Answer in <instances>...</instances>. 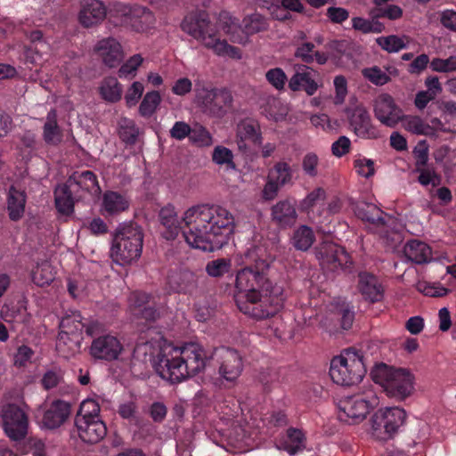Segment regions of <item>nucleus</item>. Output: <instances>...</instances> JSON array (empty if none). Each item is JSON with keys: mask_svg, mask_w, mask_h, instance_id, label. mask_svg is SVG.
Masks as SVG:
<instances>
[{"mask_svg": "<svg viewBox=\"0 0 456 456\" xmlns=\"http://www.w3.org/2000/svg\"><path fill=\"white\" fill-rule=\"evenodd\" d=\"M294 168L285 160H280L269 169L266 183L262 190L265 200H274L282 187L294 183Z\"/></svg>", "mask_w": 456, "mask_h": 456, "instance_id": "obj_10", "label": "nucleus"}, {"mask_svg": "<svg viewBox=\"0 0 456 456\" xmlns=\"http://www.w3.org/2000/svg\"><path fill=\"white\" fill-rule=\"evenodd\" d=\"M315 76H318L317 72L308 66H304L303 69L297 70L290 77L289 88L293 92L304 91L307 95L312 96L320 86L315 80Z\"/></svg>", "mask_w": 456, "mask_h": 456, "instance_id": "obj_25", "label": "nucleus"}, {"mask_svg": "<svg viewBox=\"0 0 456 456\" xmlns=\"http://www.w3.org/2000/svg\"><path fill=\"white\" fill-rule=\"evenodd\" d=\"M218 362V373L225 381L234 384L244 368L241 354L231 347L216 348L214 352Z\"/></svg>", "mask_w": 456, "mask_h": 456, "instance_id": "obj_12", "label": "nucleus"}, {"mask_svg": "<svg viewBox=\"0 0 456 456\" xmlns=\"http://www.w3.org/2000/svg\"><path fill=\"white\" fill-rule=\"evenodd\" d=\"M160 102L161 97L158 91L148 92L140 104V115L144 118L151 117L156 111Z\"/></svg>", "mask_w": 456, "mask_h": 456, "instance_id": "obj_43", "label": "nucleus"}, {"mask_svg": "<svg viewBox=\"0 0 456 456\" xmlns=\"http://www.w3.org/2000/svg\"><path fill=\"white\" fill-rule=\"evenodd\" d=\"M377 44L387 53H397L406 48L403 39L395 35L380 37L376 40Z\"/></svg>", "mask_w": 456, "mask_h": 456, "instance_id": "obj_48", "label": "nucleus"}, {"mask_svg": "<svg viewBox=\"0 0 456 456\" xmlns=\"http://www.w3.org/2000/svg\"><path fill=\"white\" fill-rule=\"evenodd\" d=\"M351 147V141L348 137L342 135L331 145L332 154L336 157H342L349 152Z\"/></svg>", "mask_w": 456, "mask_h": 456, "instance_id": "obj_64", "label": "nucleus"}, {"mask_svg": "<svg viewBox=\"0 0 456 456\" xmlns=\"http://www.w3.org/2000/svg\"><path fill=\"white\" fill-rule=\"evenodd\" d=\"M285 298L283 287L274 284L256 293L235 296V302L241 313L260 321L276 315L282 309Z\"/></svg>", "mask_w": 456, "mask_h": 456, "instance_id": "obj_4", "label": "nucleus"}, {"mask_svg": "<svg viewBox=\"0 0 456 456\" xmlns=\"http://www.w3.org/2000/svg\"><path fill=\"white\" fill-rule=\"evenodd\" d=\"M232 96L229 90L225 88H215L213 110H211V112L214 114L225 112V110L232 105Z\"/></svg>", "mask_w": 456, "mask_h": 456, "instance_id": "obj_44", "label": "nucleus"}, {"mask_svg": "<svg viewBox=\"0 0 456 456\" xmlns=\"http://www.w3.org/2000/svg\"><path fill=\"white\" fill-rule=\"evenodd\" d=\"M62 380V376L60 371L57 370H47L42 379L41 383L45 389L49 390L57 387Z\"/></svg>", "mask_w": 456, "mask_h": 456, "instance_id": "obj_63", "label": "nucleus"}, {"mask_svg": "<svg viewBox=\"0 0 456 456\" xmlns=\"http://www.w3.org/2000/svg\"><path fill=\"white\" fill-rule=\"evenodd\" d=\"M172 289L177 293L191 294L198 287L196 275L191 272H182L177 277L169 280Z\"/></svg>", "mask_w": 456, "mask_h": 456, "instance_id": "obj_36", "label": "nucleus"}, {"mask_svg": "<svg viewBox=\"0 0 456 456\" xmlns=\"http://www.w3.org/2000/svg\"><path fill=\"white\" fill-rule=\"evenodd\" d=\"M143 58L141 54H134L131 56L118 69L119 77H134L136 70L142 65Z\"/></svg>", "mask_w": 456, "mask_h": 456, "instance_id": "obj_55", "label": "nucleus"}, {"mask_svg": "<svg viewBox=\"0 0 456 456\" xmlns=\"http://www.w3.org/2000/svg\"><path fill=\"white\" fill-rule=\"evenodd\" d=\"M378 403L379 398L373 391L347 396L338 403V419L350 425L359 423Z\"/></svg>", "mask_w": 456, "mask_h": 456, "instance_id": "obj_9", "label": "nucleus"}, {"mask_svg": "<svg viewBox=\"0 0 456 456\" xmlns=\"http://www.w3.org/2000/svg\"><path fill=\"white\" fill-rule=\"evenodd\" d=\"M265 78L268 83L276 90L281 91L284 89L288 77L281 68L270 69L265 73Z\"/></svg>", "mask_w": 456, "mask_h": 456, "instance_id": "obj_54", "label": "nucleus"}, {"mask_svg": "<svg viewBox=\"0 0 456 456\" xmlns=\"http://www.w3.org/2000/svg\"><path fill=\"white\" fill-rule=\"evenodd\" d=\"M131 5L122 3H113L109 6L108 19L115 26L126 27Z\"/></svg>", "mask_w": 456, "mask_h": 456, "instance_id": "obj_40", "label": "nucleus"}, {"mask_svg": "<svg viewBox=\"0 0 456 456\" xmlns=\"http://www.w3.org/2000/svg\"><path fill=\"white\" fill-rule=\"evenodd\" d=\"M143 233L134 224L120 225L113 238L110 249L111 257L120 265L138 259L142 251Z\"/></svg>", "mask_w": 456, "mask_h": 456, "instance_id": "obj_5", "label": "nucleus"}, {"mask_svg": "<svg viewBox=\"0 0 456 456\" xmlns=\"http://www.w3.org/2000/svg\"><path fill=\"white\" fill-rule=\"evenodd\" d=\"M101 408L99 403L94 399H86L80 404L79 410L75 419H102L100 416Z\"/></svg>", "mask_w": 456, "mask_h": 456, "instance_id": "obj_45", "label": "nucleus"}, {"mask_svg": "<svg viewBox=\"0 0 456 456\" xmlns=\"http://www.w3.org/2000/svg\"><path fill=\"white\" fill-rule=\"evenodd\" d=\"M431 61L429 56L426 53L419 54L409 64L408 71L411 74L419 75L430 65Z\"/></svg>", "mask_w": 456, "mask_h": 456, "instance_id": "obj_61", "label": "nucleus"}, {"mask_svg": "<svg viewBox=\"0 0 456 456\" xmlns=\"http://www.w3.org/2000/svg\"><path fill=\"white\" fill-rule=\"evenodd\" d=\"M430 69L438 73H452L456 71V55L448 58H434L430 62Z\"/></svg>", "mask_w": 456, "mask_h": 456, "instance_id": "obj_49", "label": "nucleus"}, {"mask_svg": "<svg viewBox=\"0 0 456 456\" xmlns=\"http://www.w3.org/2000/svg\"><path fill=\"white\" fill-rule=\"evenodd\" d=\"M315 240V236L312 228L307 225L299 226L293 233L292 244L301 251H306L311 248Z\"/></svg>", "mask_w": 456, "mask_h": 456, "instance_id": "obj_38", "label": "nucleus"}, {"mask_svg": "<svg viewBox=\"0 0 456 456\" xmlns=\"http://www.w3.org/2000/svg\"><path fill=\"white\" fill-rule=\"evenodd\" d=\"M85 328L83 317L79 312H72L70 314L63 316L60 322V330L56 347L59 352H61L62 346L68 341L77 346L78 343V335Z\"/></svg>", "mask_w": 456, "mask_h": 456, "instance_id": "obj_17", "label": "nucleus"}, {"mask_svg": "<svg viewBox=\"0 0 456 456\" xmlns=\"http://www.w3.org/2000/svg\"><path fill=\"white\" fill-rule=\"evenodd\" d=\"M139 135V127L129 118H123L118 126V136L127 145H134Z\"/></svg>", "mask_w": 456, "mask_h": 456, "instance_id": "obj_41", "label": "nucleus"}, {"mask_svg": "<svg viewBox=\"0 0 456 456\" xmlns=\"http://www.w3.org/2000/svg\"><path fill=\"white\" fill-rule=\"evenodd\" d=\"M67 181L83 196L84 193H88L98 197L102 193L97 175L91 170L74 171Z\"/></svg>", "mask_w": 456, "mask_h": 456, "instance_id": "obj_24", "label": "nucleus"}, {"mask_svg": "<svg viewBox=\"0 0 456 456\" xmlns=\"http://www.w3.org/2000/svg\"><path fill=\"white\" fill-rule=\"evenodd\" d=\"M2 427L5 435L12 441H20L28 434V418L16 404L9 403L2 410Z\"/></svg>", "mask_w": 456, "mask_h": 456, "instance_id": "obj_11", "label": "nucleus"}, {"mask_svg": "<svg viewBox=\"0 0 456 456\" xmlns=\"http://www.w3.org/2000/svg\"><path fill=\"white\" fill-rule=\"evenodd\" d=\"M404 256L411 262L421 265L432 258V248L426 242L411 240L403 247Z\"/></svg>", "mask_w": 456, "mask_h": 456, "instance_id": "obj_32", "label": "nucleus"}, {"mask_svg": "<svg viewBox=\"0 0 456 456\" xmlns=\"http://www.w3.org/2000/svg\"><path fill=\"white\" fill-rule=\"evenodd\" d=\"M405 128L416 134H428L430 126L426 124L419 117H408L404 120Z\"/></svg>", "mask_w": 456, "mask_h": 456, "instance_id": "obj_58", "label": "nucleus"}, {"mask_svg": "<svg viewBox=\"0 0 456 456\" xmlns=\"http://www.w3.org/2000/svg\"><path fill=\"white\" fill-rule=\"evenodd\" d=\"M236 143L242 153L249 151L248 143L260 147L263 143V135L259 122L252 118L240 120L236 127Z\"/></svg>", "mask_w": 456, "mask_h": 456, "instance_id": "obj_16", "label": "nucleus"}, {"mask_svg": "<svg viewBox=\"0 0 456 456\" xmlns=\"http://www.w3.org/2000/svg\"><path fill=\"white\" fill-rule=\"evenodd\" d=\"M212 159L217 165H227L230 168H235L233 153L224 146L215 147L212 154Z\"/></svg>", "mask_w": 456, "mask_h": 456, "instance_id": "obj_53", "label": "nucleus"}, {"mask_svg": "<svg viewBox=\"0 0 456 456\" xmlns=\"http://www.w3.org/2000/svg\"><path fill=\"white\" fill-rule=\"evenodd\" d=\"M26 194L12 186L7 197L8 216L12 221L20 220L25 212Z\"/></svg>", "mask_w": 456, "mask_h": 456, "instance_id": "obj_35", "label": "nucleus"}, {"mask_svg": "<svg viewBox=\"0 0 456 456\" xmlns=\"http://www.w3.org/2000/svg\"><path fill=\"white\" fill-rule=\"evenodd\" d=\"M63 133L58 124V115L55 109L48 111L43 126V139L48 145L56 146L62 141Z\"/></svg>", "mask_w": 456, "mask_h": 456, "instance_id": "obj_33", "label": "nucleus"}, {"mask_svg": "<svg viewBox=\"0 0 456 456\" xmlns=\"http://www.w3.org/2000/svg\"><path fill=\"white\" fill-rule=\"evenodd\" d=\"M326 198V191L322 187H317L310 191L300 202V209L303 212L310 214L314 207L323 201Z\"/></svg>", "mask_w": 456, "mask_h": 456, "instance_id": "obj_46", "label": "nucleus"}, {"mask_svg": "<svg viewBox=\"0 0 456 456\" xmlns=\"http://www.w3.org/2000/svg\"><path fill=\"white\" fill-rule=\"evenodd\" d=\"M181 28L205 47L212 49L217 55H227L233 59L240 58V49L220 39L216 25L210 21L208 14L205 11L188 13L181 23Z\"/></svg>", "mask_w": 456, "mask_h": 456, "instance_id": "obj_3", "label": "nucleus"}, {"mask_svg": "<svg viewBox=\"0 0 456 456\" xmlns=\"http://www.w3.org/2000/svg\"><path fill=\"white\" fill-rule=\"evenodd\" d=\"M243 26L247 34H256L258 32L265 31L269 23L267 19L260 13L255 12L251 15L246 16L243 19Z\"/></svg>", "mask_w": 456, "mask_h": 456, "instance_id": "obj_42", "label": "nucleus"}, {"mask_svg": "<svg viewBox=\"0 0 456 456\" xmlns=\"http://www.w3.org/2000/svg\"><path fill=\"white\" fill-rule=\"evenodd\" d=\"M362 76L375 86H384L390 81V77L378 66L365 68Z\"/></svg>", "mask_w": 456, "mask_h": 456, "instance_id": "obj_50", "label": "nucleus"}, {"mask_svg": "<svg viewBox=\"0 0 456 456\" xmlns=\"http://www.w3.org/2000/svg\"><path fill=\"white\" fill-rule=\"evenodd\" d=\"M31 280L39 287L49 285L54 280V273L51 264L45 260L37 263L36 267L31 271Z\"/></svg>", "mask_w": 456, "mask_h": 456, "instance_id": "obj_37", "label": "nucleus"}, {"mask_svg": "<svg viewBox=\"0 0 456 456\" xmlns=\"http://www.w3.org/2000/svg\"><path fill=\"white\" fill-rule=\"evenodd\" d=\"M108 13L109 7L107 8L102 1L88 0L80 11L79 20L84 27L90 28L103 20L108 17Z\"/></svg>", "mask_w": 456, "mask_h": 456, "instance_id": "obj_29", "label": "nucleus"}, {"mask_svg": "<svg viewBox=\"0 0 456 456\" xmlns=\"http://www.w3.org/2000/svg\"><path fill=\"white\" fill-rule=\"evenodd\" d=\"M153 18L149 9L141 5H131L126 27L136 32H142L152 23Z\"/></svg>", "mask_w": 456, "mask_h": 456, "instance_id": "obj_34", "label": "nucleus"}, {"mask_svg": "<svg viewBox=\"0 0 456 456\" xmlns=\"http://www.w3.org/2000/svg\"><path fill=\"white\" fill-rule=\"evenodd\" d=\"M122 350L123 346L117 337L105 334L93 340L90 354L95 359L113 361L118 359Z\"/></svg>", "mask_w": 456, "mask_h": 456, "instance_id": "obj_18", "label": "nucleus"}, {"mask_svg": "<svg viewBox=\"0 0 456 456\" xmlns=\"http://www.w3.org/2000/svg\"><path fill=\"white\" fill-rule=\"evenodd\" d=\"M287 436L289 444L286 445V450L289 454L294 455L305 448L304 442L305 438L301 430L290 428L287 431Z\"/></svg>", "mask_w": 456, "mask_h": 456, "instance_id": "obj_47", "label": "nucleus"}, {"mask_svg": "<svg viewBox=\"0 0 456 456\" xmlns=\"http://www.w3.org/2000/svg\"><path fill=\"white\" fill-rule=\"evenodd\" d=\"M406 412L400 407H387L377 411L371 418V426L374 431L384 430L391 437L398 428L403 425Z\"/></svg>", "mask_w": 456, "mask_h": 456, "instance_id": "obj_14", "label": "nucleus"}, {"mask_svg": "<svg viewBox=\"0 0 456 456\" xmlns=\"http://www.w3.org/2000/svg\"><path fill=\"white\" fill-rule=\"evenodd\" d=\"M231 269V261L226 258H217L207 264L206 272L211 277H221Z\"/></svg>", "mask_w": 456, "mask_h": 456, "instance_id": "obj_51", "label": "nucleus"}, {"mask_svg": "<svg viewBox=\"0 0 456 456\" xmlns=\"http://www.w3.org/2000/svg\"><path fill=\"white\" fill-rule=\"evenodd\" d=\"M357 289L362 297L370 303L379 302L384 297V287L379 279L368 272L358 273Z\"/></svg>", "mask_w": 456, "mask_h": 456, "instance_id": "obj_23", "label": "nucleus"}, {"mask_svg": "<svg viewBox=\"0 0 456 456\" xmlns=\"http://www.w3.org/2000/svg\"><path fill=\"white\" fill-rule=\"evenodd\" d=\"M79 438L87 444H97L107 435V427L102 419H75Z\"/></svg>", "mask_w": 456, "mask_h": 456, "instance_id": "obj_20", "label": "nucleus"}, {"mask_svg": "<svg viewBox=\"0 0 456 456\" xmlns=\"http://www.w3.org/2000/svg\"><path fill=\"white\" fill-rule=\"evenodd\" d=\"M354 167L357 173L363 177H370L374 175V162L368 159H358L354 160Z\"/></svg>", "mask_w": 456, "mask_h": 456, "instance_id": "obj_62", "label": "nucleus"}, {"mask_svg": "<svg viewBox=\"0 0 456 456\" xmlns=\"http://www.w3.org/2000/svg\"><path fill=\"white\" fill-rule=\"evenodd\" d=\"M71 412V404L63 400L53 401L45 411L42 423L48 429L61 427L69 419Z\"/></svg>", "mask_w": 456, "mask_h": 456, "instance_id": "obj_26", "label": "nucleus"}, {"mask_svg": "<svg viewBox=\"0 0 456 456\" xmlns=\"http://www.w3.org/2000/svg\"><path fill=\"white\" fill-rule=\"evenodd\" d=\"M349 126L354 133L362 139H378L381 136L379 129L371 122L370 115L362 106L347 109Z\"/></svg>", "mask_w": 456, "mask_h": 456, "instance_id": "obj_15", "label": "nucleus"}, {"mask_svg": "<svg viewBox=\"0 0 456 456\" xmlns=\"http://www.w3.org/2000/svg\"><path fill=\"white\" fill-rule=\"evenodd\" d=\"M366 373L362 356L354 348L344 350L330 362L329 374L334 383L352 386L359 383Z\"/></svg>", "mask_w": 456, "mask_h": 456, "instance_id": "obj_7", "label": "nucleus"}, {"mask_svg": "<svg viewBox=\"0 0 456 456\" xmlns=\"http://www.w3.org/2000/svg\"><path fill=\"white\" fill-rule=\"evenodd\" d=\"M372 379L380 384L387 395L403 401L414 391V376L407 369L394 368L381 363L371 371Z\"/></svg>", "mask_w": 456, "mask_h": 456, "instance_id": "obj_6", "label": "nucleus"}, {"mask_svg": "<svg viewBox=\"0 0 456 456\" xmlns=\"http://www.w3.org/2000/svg\"><path fill=\"white\" fill-rule=\"evenodd\" d=\"M319 157L314 152L306 153L302 159V169L305 175L314 178L318 175Z\"/></svg>", "mask_w": 456, "mask_h": 456, "instance_id": "obj_56", "label": "nucleus"}, {"mask_svg": "<svg viewBox=\"0 0 456 456\" xmlns=\"http://www.w3.org/2000/svg\"><path fill=\"white\" fill-rule=\"evenodd\" d=\"M191 127L184 121H176L169 131L170 137L177 141L189 138Z\"/></svg>", "mask_w": 456, "mask_h": 456, "instance_id": "obj_59", "label": "nucleus"}, {"mask_svg": "<svg viewBox=\"0 0 456 456\" xmlns=\"http://www.w3.org/2000/svg\"><path fill=\"white\" fill-rule=\"evenodd\" d=\"M273 223L281 229L293 226L297 219L295 205L289 200L278 201L271 208Z\"/></svg>", "mask_w": 456, "mask_h": 456, "instance_id": "obj_28", "label": "nucleus"}, {"mask_svg": "<svg viewBox=\"0 0 456 456\" xmlns=\"http://www.w3.org/2000/svg\"><path fill=\"white\" fill-rule=\"evenodd\" d=\"M94 50L102 59L104 64L110 68L118 66L123 59L122 46L120 43L113 37L100 40L95 45Z\"/></svg>", "mask_w": 456, "mask_h": 456, "instance_id": "obj_27", "label": "nucleus"}, {"mask_svg": "<svg viewBox=\"0 0 456 456\" xmlns=\"http://www.w3.org/2000/svg\"><path fill=\"white\" fill-rule=\"evenodd\" d=\"M189 140L197 146H208L212 142V137L209 132L202 126L191 128Z\"/></svg>", "mask_w": 456, "mask_h": 456, "instance_id": "obj_57", "label": "nucleus"}, {"mask_svg": "<svg viewBox=\"0 0 456 456\" xmlns=\"http://www.w3.org/2000/svg\"><path fill=\"white\" fill-rule=\"evenodd\" d=\"M354 212L356 217L375 227H385L393 221V217L375 204L366 201H358L354 206Z\"/></svg>", "mask_w": 456, "mask_h": 456, "instance_id": "obj_21", "label": "nucleus"}, {"mask_svg": "<svg viewBox=\"0 0 456 456\" xmlns=\"http://www.w3.org/2000/svg\"><path fill=\"white\" fill-rule=\"evenodd\" d=\"M207 359L199 344L188 343L183 347L166 345L159 348L153 360V367L159 377L175 384L201 371Z\"/></svg>", "mask_w": 456, "mask_h": 456, "instance_id": "obj_2", "label": "nucleus"}, {"mask_svg": "<svg viewBox=\"0 0 456 456\" xmlns=\"http://www.w3.org/2000/svg\"><path fill=\"white\" fill-rule=\"evenodd\" d=\"M294 56L306 64L316 62L319 65H324L330 56L329 53L315 50V45L313 42H296Z\"/></svg>", "mask_w": 456, "mask_h": 456, "instance_id": "obj_31", "label": "nucleus"}, {"mask_svg": "<svg viewBox=\"0 0 456 456\" xmlns=\"http://www.w3.org/2000/svg\"><path fill=\"white\" fill-rule=\"evenodd\" d=\"M415 171L419 174L418 182L424 186L432 184V186H438L441 183V176L432 167H417Z\"/></svg>", "mask_w": 456, "mask_h": 456, "instance_id": "obj_52", "label": "nucleus"}, {"mask_svg": "<svg viewBox=\"0 0 456 456\" xmlns=\"http://www.w3.org/2000/svg\"><path fill=\"white\" fill-rule=\"evenodd\" d=\"M374 113L383 125L394 127L402 119V111L395 103L393 97L387 94L379 95L374 103Z\"/></svg>", "mask_w": 456, "mask_h": 456, "instance_id": "obj_19", "label": "nucleus"}, {"mask_svg": "<svg viewBox=\"0 0 456 456\" xmlns=\"http://www.w3.org/2000/svg\"><path fill=\"white\" fill-rule=\"evenodd\" d=\"M162 236L175 240L180 232L191 248L213 252L228 242L235 223L233 216L219 205L202 204L190 208L179 219L175 208L167 205L159 214Z\"/></svg>", "mask_w": 456, "mask_h": 456, "instance_id": "obj_1", "label": "nucleus"}, {"mask_svg": "<svg viewBox=\"0 0 456 456\" xmlns=\"http://www.w3.org/2000/svg\"><path fill=\"white\" fill-rule=\"evenodd\" d=\"M102 97L110 102H116L121 99L122 87L118 79L113 77L104 78L100 87Z\"/></svg>", "mask_w": 456, "mask_h": 456, "instance_id": "obj_39", "label": "nucleus"}, {"mask_svg": "<svg viewBox=\"0 0 456 456\" xmlns=\"http://www.w3.org/2000/svg\"><path fill=\"white\" fill-rule=\"evenodd\" d=\"M254 253H249L253 262L237 272L235 286L239 292L236 296L256 293L273 285L268 278L269 262L260 257L254 258Z\"/></svg>", "mask_w": 456, "mask_h": 456, "instance_id": "obj_8", "label": "nucleus"}, {"mask_svg": "<svg viewBox=\"0 0 456 456\" xmlns=\"http://www.w3.org/2000/svg\"><path fill=\"white\" fill-rule=\"evenodd\" d=\"M144 87L141 82L135 81L127 90L125 99L128 107L134 106L142 97Z\"/></svg>", "mask_w": 456, "mask_h": 456, "instance_id": "obj_60", "label": "nucleus"}, {"mask_svg": "<svg viewBox=\"0 0 456 456\" xmlns=\"http://www.w3.org/2000/svg\"><path fill=\"white\" fill-rule=\"evenodd\" d=\"M317 258L325 270L335 272L338 269L349 271L353 261L346 249L335 243H324L317 250Z\"/></svg>", "mask_w": 456, "mask_h": 456, "instance_id": "obj_13", "label": "nucleus"}, {"mask_svg": "<svg viewBox=\"0 0 456 456\" xmlns=\"http://www.w3.org/2000/svg\"><path fill=\"white\" fill-rule=\"evenodd\" d=\"M83 199L82 193L78 192L68 181L59 184L54 190V201L58 212L64 216H70L74 212L76 201Z\"/></svg>", "mask_w": 456, "mask_h": 456, "instance_id": "obj_22", "label": "nucleus"}, {"mask_svg": "<svg viewBox=\"0 0 456 456\" xmlns=\"http://www.w3.org/2000/svg\"><path fill=\"white\" fill-rule=\"evenodd\" d=\"M129 205V200L125 194L108 190L102 194L101 211L105 216H114L127 210Z\"/></svg>", "mask_w": 456, "mask_h": 456, "instance_id": "obj_30", "label": "nucleus"}]
</instances>
